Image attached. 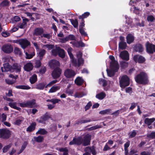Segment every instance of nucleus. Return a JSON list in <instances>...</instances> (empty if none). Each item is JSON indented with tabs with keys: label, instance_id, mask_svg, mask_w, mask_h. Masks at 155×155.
<instances>
[{
	"label": "nucleus",
	"instance_id": "14",
	"mask_svg": "<svg viewBox=\"0 0 155 155\" xmlns=\"http://www.w3.org/2000/svg\"><path fill=\"white\" fill-rule=\"evenodd\" d=\"M91 136L90 135H87L84 137L83 139V145L86 146L90 144Z\"/></svg>",
	"mask_w": 155,
	"mask_h": 155
},
{
	"label": "nucleus",
	"instance_id": "20",
	"mask_svg": "<svg viewBox=\"0 0 155 155\" xmlns=\"http://www.w3.org/2000/svg\"><path fill=\"white\" fill-rule=\"evenodd\" d=\"M134 49L136 51L139 52H142L143 51V46L140 44H136L134 46Z\"/></svg>",
	"mask_w": 155,
	"mask_h": 155
},
{
	"label": "nucleus",
	"instance_id": "44",
	"mask_svg": "<svg viewBox=\"0 0 155 155\" xmlns=\"http://www.w3.org/2000/svg\"><path fill=\"white\" fill-rule=\"evenodd\" d=\"M35 55V52H33L30 54H28L27 52L25 53L26 58L27 59H30L32 58Z\"/></svg>",
	"mask_w": 155,
	"mask_h": 155
},
{
	"label": "nucleus",
	"instance_id": "63",
	"mask_svg": "<svg viewBox=\"0 0 155 155\" xmlns=\"http://www.w3.org/2000/svg\"><path fill=\"white\" fill-rule=\"evenodd\" d=\"M83 95L80 93H76L74 95V97L76 98H81L83 97Z\"/></svg>",
	"mask_w": 155,
	"mask_h": 155
},
{
	"label": "nucleus",
	"instance_id": "18",
	"mask_svg": "<svg viewBox=\"0 0 155 155\" xmlns=\"http://www.w3.org/2000/svg\"><path fill=\"white\" fill-rule=\"evenodd\" d=\"M3 67L1 68L2 72L10 71L12 72L11 65L8 63H5L3 65Z\"/></svg>",
	"mask_w": 155,
	"mask_h": 155
},
{
	"label": "nucleus",
	"instance_id": "17",
	"mask_svg": "<svg viewBox=\"0 0 155 155\" xmlns=\"http://www.w3.org/2000/svg\"><path fill=\"white\" fill-rule=\"evenodd\" d=\"M44 30L42 28L38 27L36 28L34 30L33 35L36 36L41 35L43 33Z\"/></svg>",
	"mask_w": 155,
	"mask_h": 155
},
{
	"label": "nucleus",
	"instance_id": "12",
	"mask_svg": "<svg viewBox=\"0 0 155 155\" xmlns=\"http://www.w3.org/2000/svg\"><path fill=\"white\" fill-rule=\"evenodd\" d=\"M119 56L123 60L127 61L129 59V53L126 50L121 51L120 54Z\"/></svg>",
	"mask_w": 155,
	"mask_h": 155
},
{
	"label": "nucleus",
	"instance_id": "6",
	"mask_svg": "<svg viewBox=\"0 0 155 155\" xmlns=\"http://www.w3.org/2000/svg\"><path fill=\"white\" fill-rule=\"evenodd\" d=\"M146 47L147 52L149 54H152L155 53V45L147 41L146 44Z\"/></svg>",
	"mask_w": 155,
	"mask_h": 155
},
{
	"label": "nucleus",
	"instance_id": "9",
	"mask_svg": "<svg viewBox=\"0 0 155 155\" xmlns=\"http://www.w3.org/2000/svg\"><path fill=\"white\" fill-rule=\"evenodd\" d=\"M2 50L4 52L9 54L13 51V48L10 44H5L2 47Z\"/></svg>",
	"mask_w": 155,
	"mask_h": 155
},
{
	"label": "nucleus",
	"instance_id": "11",
	"mask_svg": "<svg viewBox=\"0 0 155 155\" xmlns=\"http://www.w3.org/2000/svg\"><path fill=\"white\" fill-rule=\"evenodd\" d=\"M49 65L51 68L54 69L56 68H59L60 63L59 61L57 60L53 59L49 61Z\"/></svg>",
	"mask_w": 155,
	"mask_h": 155
},
{
	"label": "nucleus",
	"instance_id": "10",
	"mask_svg": "<svg viewBox=\"0 0 155 155\" xmlns=\"http://www.w3.org/2000/svg\"><path fill=\"white\" fill-rule=\"evenodd\" d=\"M133 59L135 62H137L140 64L143 63L146 61L145 58L142 56L140 55H136L134 56Z\"/></svg>",
	"mask_w": 155,
	"mask_h": 155
},
{
	"label": "nucleus",
	"instance_id": "37",
	"mask_svg": "<svg viewBox=\"0 0 155 155\" xmlns=\"http://www.w3.org/2000/svg\"><path fill=\"white\" fill-rule=\"evenodd\" d=\"M46 53V51L44 49L41 50L39 52L38 56L39 57V58L40 60H42L44 56Z\"/></svg>",
	"mask_w": 155,
	"mask_h": 155
},
{
	"label": "nucleus",
	"instance_id": "40",
	"mask_svg": "<svg viewBox=\"0 0 155 155\" xmlns=\"http://www.w3.org/2000/svg\"><path fill=\"white\" fill-rule=\"evenodd\" d=\"M106 71L108 76L110 77H112L114 76L115 72H116L114 70L111 69H110V70H108L107 69Z\"/></svg>",
	"mask_w": 155,
	"mask_h": 155
},
{
	"label": "nucleus",
	"instance_id": "41",
	"mask_svg": "<svg viewBox=\"0 0 155 155\" xmlns=\"http://www.w3.org/2000/svg\"><path fill=\"white\" fill-rule=\"evenodd\" d=\"M60 88L58 86H52L49 90V93H53L56 92Z\"/></svg>",
	"mask_w": 155,
	"mask_h": 155
},
{
	"label": "nucleus",
	"instance_id": "59",
	"mask_svg": "<svg viewBox=\"0 0 155 155\" xmlns=\"http://www.w3.org/2000/svg\"><path fill=\"white\" fill-rule=\"evenodd\" d=\"M44 47L48 48L49 50H50L53 49L54 48V45L51 44H46L43 45V47Z\"/></svg>",
	"mask_w": 155,
	"mask_h": 155
},
{
	"label": "nucleus",
	"instance_id": "56",
	"mask_svg": "<svg viewBox=\"0 0 155 155\" xmlns=\"http://www.w3.org/2000/svg\"><path fill=\"white\" fill-rule=\"evenodd\" d=\"M58 47L56 49H52L51 51L52 53V54L54 56H56L58 54Z\"/></svg>",
	"mask_w": 155,
	"mask_h": 155
},
{
	"label": "nucleus",
	"instance_id": "3",
	"mask_svg": "<svg viewBox=\"0 0 155 155\" xmlns=\"http://www.w3.org/2000/svg\"><path fill=\"white\" fill-rule=\"evenodd\" d=\"M36 104L35 99L28 100L19 103V105L21 107L33 108Z\"/></svg>",
	"mask_w": 155,
	"mask_h": 155
},
{
	"label": "nucleus",
	"instance_id": "29",
	"mask_svg": "<svg viewBox=\"0 0 155 155\" xmlns=\"http://www.w3.org/2000/svg\"><path fill=\"white\" fill-rule=\"evenodd\" d=\"M85 151H90L93 155H95L96 154L95 148L94 147H86L85 149Z\"/></svg>",
	"mask_w": 155,
	"mask_h": 155
},
{
	"label": "nucleus",
	"instance_id": "13",
	"mask_svg": "<svg viewBox=\"0 0 155 155\" xmlns=\"http://www.w3.org/2000/svg\"><path fill=\"white\" fill-rule=\"evenodd\" d=\"M110 69L113 70L116 72H117L119 68L118 63L117 61H111L110 63Z\"/></svg>",
	"mask_w": 155,
	"mask_h": 155
},
{
	"label": "nucleus",
	"instance_id": "61",
	"mask_svg": "<svg viewBox=\"0 0 155 155\" xmlns=\"http://www.w3.org/2000/svg\"><path fill=\"white\" fill-rule=\"evenodd\" d=\"M57 82V80H53L52 81L50 82L45 87L47 88L48 87L50 86L51 85H52V84H54L56 83Z\"/></svg>",
	"mask_w": 155,
	"mask_h": 155
},
{
	"label": "nucleus",
	"instance_id": "52",
	"mask_svg": "<svg viewBox=\"0 0 155 155\" xmlns=\"http://www.w3.org/2000/svg\"><path fill=\"white\" fill-rule=\"evenodd\" d=\"M135 25L136 26L138 27L139 26L140 27H143L144 26V21H142L141 23H140L139 22H136L135 23Z\"/></svg>",
	"mask_w": 155,
	"mask_h": 155
},
{
	"label": "nucleus",
	"instance_id": "36",
	"mask_svg": "<svg viewBox=\"0 0 155 155\" xmlns=\"http://www.w3.org/2000/svg\"><path fill=\"white\" fill-rule=\"evenodd\" d=\"M69 20L74 28H78V22L77 19H76L74 20L73 19H70Z\"/></svg>",
	"mask_w": 155,
	"mask_h": 155
},
{
	"label": "nucleus",
	"instance_id": "7",
	"mask_svg": "<svg viewBox=\"0 0 155 155\" xmlns=\"http://www.w3.org/2000/svg\"><path fill=\"white\" fill-rule=\"evenodd\" d=\"M62 73V70L59 68H56L54 69L51 75L54 79H56L59 78Z\"/></svg>",
	"mask_w": 155,
	"mask_h": 155
},
{
	"label": "nucleus",
	"instance_id": "34",
	"mask_svg": "<svg viewBox=\"0 0 155 155\" xmlns=\"http://www.w3.org/2000/svg\"><path fill=\"white\" fill-rule=\"evenodd\" d=\"M33 138L34 141L38 143H41L44 140L43 137L41 135H39L37 137H34Z\"/></svg>",
	"mask_w": 155,
	"mask_h": 155
},
{
	"label": "nucleus",
	"instance_id": "8",
	"mask_svg": "<svg viewBox=\"0 0 155 155\" xmlns=\"http://www.w3.org/2000/svg\"><path fill=\"white\" fill-rule=\"evenodd\" d=\"M76 73L73 70L70 69H67L64 72V75L67 78H72L75 75Z\"/></svg>",
	"mask_w": 155,
	"mask_h": 155
},
{
	"label": "nucleus",
	"instance_id": "51",
	"mask_svg": "<svg viewBox=\"0 0 155 155\" xmlns=\"http://www.w3.org/2000/svg\"><path fill=\"white\" fill-rule=\"evenodd\" d=\"M14 51L15 54H17L20 55L21 53V49L17 47L15 48Z\"/></svg>",
	"mask_w": 155,
	"mask_h": 155
},
{
	"label": "nucleus",
	"instance_id": "35",
	"mask_svg": "<svg viewBox=\"0 0 155 155\" xmlns=\"http://www.w3.org/2000/svg\"><path fill=\"white\" fill-rule=\"evenodd\" d=\"M9 105L12 108L20 111L21 110V108L16 106V103L15 102H9Z\"/></svg>",
	"mask_w": 155,
	"mask_h": 155
},
{
	"label": "nucleus",
	"instance_id": "50",
	"mask_svg": "<svg viewBox=\"0 0 155 155\" xmlns=\"http://www.w3.org/2000/svg\"><path fill=\"white\" fill-rule=\"evenodd\" d=\"M130 145V141L128 140L126 143L124 144V149L125 151H127V152L128 153V150L127 149L129 147Z\"/></svg>",
	"mask_w": 155,
	"mask_h": 155
},
{
	"label": "nucleus",
	"instance_id": "4",
	"mask_svg": "<svg viewBox=\"0 0 155 155\" xmlns=\"http://www.w3.org/2000/svg\"><path fill=\"white\" fill-rule=\"evenodd\" d=\"M11 134L10 131L7 129H0V138L4 139L9 138Z\"/></svg>",
	"mask_w": 155,
	"mask_h": 155
},
{
	"label": "nucleus",
	"instance_id": "1",
	"mask_svg": "<svg viewBox=\"0 0 155 155\" xmlns=\"http://www.w3.org/2000/svg\"><path fill=\"white\" fill-rule=\"evenodd\" d=\"M136 82L139 84L146 85L149 83L148 77L145 73L140 72L135 77Z\"/></svg>",
	"mask_w": 155,
	"mask_h": 155
},
{
	"label": "nucleus",
	"instance_id": "15",
	"mask_svg": "<svg viewBox=\"0 0 155 155\" xmlns=\"http://www.w3.org/2000/svg\"><path fill=\"white\" fill-rule=\"evenodd\" d=\"M12 72L15 71L16 72H20L21 70V66L17 63L13 64L11 65Z\"/></svg>",
	"mask_w": 155,
	"mask_h": 155
},
{
	"label": "nucleus",
	"instance_id": "38",
	"mask_svg": "<svg viewBox=\"0 0 155 155\" xmlns=\"http://www.w3.org/2000/svg\"><path fill=\"white\" fill-rule=\"evenodd\" d=\"M15 87L17 89L23 90H29L31 88L29 86L25 85H17L15 86Z\"/></svg>",
	"mask_w": 155,
	"mask_h": 155
},
{
	"label": "nucleus",
	"instance_id": "43",
	"mask_svg": "<svg viewBox=\"0 0 155 155\" xmlns=\"http://www.w3.org/2000/svg\"><path fill=\"white\" fill-rule=\"evenodd\" d=\"M127 47L126 42H120L119 44V48L122 50L124 49Z\"/></svg>",
	"mask_w": 155,
	"mask_h": 155
},
{
	"label": "nucleus",
	"instance_id": "25",
	"mask_svg": "<svg viewBox=\"0 0 155 155\" xmlns=\"http://www.w3.org/2000/svg\"><path fill=\"white\" fill-rule=\"evenodd\" d=\"M37 76L36 74H34L30 78L29 81L31 84L35 83L37 81Z\"/></svg>",
	"mask_w": 155,
	"mask_h": 155
},
{
	"label": "nucleus",
	"instance_id": "2",
	"mask_svg": "<svg viewBox=\"0 0 155 155\" xmlns=\"http://www.w3.org/2000/svg\"><path fill=\"white\" fill-rule=\"evenodd\" d=\"M119 85L122 88H124L130 84V78L127 75H124L119 78Z\"/></svg>",
	"mask_w": 155,
	"mask_h": 155
},
{
	"label": "nucleus",
	"instance_id": "26",
	"mask_svg": "<svg viewBox=\"0 0 155 155\" xmlns=\"http://www.w3.org/2000/svg\"><path fill=\"white\" fill-rule=\"evenodd\" d=\"M24 119V118L22 117H19L17 119L14 124L15 125L19 126L23 121Z\"/></svg>",
	"mask_w": 155,
	"mask_h": 155
},
{
	"label": "nucleus",
	"instance_id": "53",
	"mask_svg": "<svg viewBox=\"0 0 155 155\" xmlns=\"http://www.w3.org/2000/svg\"><path fill=\"white\" fill-rule=\"evenodd\" d=\"M147 137L151 139H155V132H152L147 135Z\"/></svg>",
	"mask_w": 155,
	"mask_h": 155
},
{
	"label": "nucleus",
	"instance_id": "24",
	"mask_svg": "<svg viewBox=\"0 0 155 155\" xmlns=\"http://www.w3.org/2000/svg\"><path fill=\"white\" fill-rule=\"evenodd\" d=\"M127 42L128 44L132 43L134 40V37L131 34H128L126 37Z\"/></svg>",
	"mask_w": 155,
	"mask_h": 155
},
{
	"label": "nucleus",
	"instance_id": "47",
	"mask_svg": "<svg viewBox=\"0 0 155 155\" xmlns=\"http://www.w3.org/2000/svg\"><path fill=\"white\" fill-rule=\"evenodd\" d=\"M128 64L127 62L122 61L120 63V66L121 69H124L128 66Z\"/></svg>",
	"mask_w": 155,
	"mask_h": 155
},
{
	"label": "nucleus",
	"instance_id": "54",
	"mask_svg": "<svg viewBox=\"0 0 155 155\" xmlns=\"http://www.w3.org/2000/svg\"><path fill=\"white\" fill-rule=\"evenodd\" d=\"M79 31L80 34L82 35H83L84 36H87V34L85 32L83 28L79 29Z\"/></svg>",
	"mask_w": 155,
	"mask_h": 155
},
{
	"label": "nucleus",
	"instance_id": "32",
	"mask_svg": "<svg viewBox=\"0 0 155 155\" xmlns=\"http://www.w3.org/2000/svg\"><path fill=\"white\" fill-rule=\"evenodd\" d=\"M106 96L105 93L104 92H102L97 94L96 96V97L99 100H101L105 98Z\"/></svg>",
	"mask_w": 155,
	"mask_h": 155
},
{
	"label": "nucleus",
	"instance_id": "33",
	"mask_svg": "<svg viewBox=\"0 0 155 155\" xmlns=\"http://www.w3.org/2000/svg\"><path fill=\"white\" fill-rule=\"evenodd\" d=\"M90 14V13L89 12H85L81 15H79L78 16V18L82 20H84V19L87 18Z\"/></svg>",
	"mask_w": 155,
	"mask_h": 155
},
{
	"label": "nucleus",
	"instance_id": "60",
	"mask_svg": "<svg viewBox=\"0 0 155 155\" xmlns=\"http://www.w3.org/2000/svg\"><path fill=\"white\" fill-rule=\"evenodd\" d=\"M60 41L61 43H65L69 40L68 36L64 38L60 39Z\"/></svg>",
	"mask_w": 155,
	"mask_h": 155
},
{
	"label": "nucleus",
	"instance_id": "5",
	"mask_svg": "<svg viewBox=\"0 0 155 155\" xmlns=\"http://www.w3.org/2000/svg\"><path fill=\"white\" fill-rule=\"evenodd\" d=\"M50 118H51V116L50 114L48 112H46L39 119H37V121L39 123L44 124L45 121Z\"/></svg>",
	"mask_w": 155,
	"mask_h": 155
},
{
	"label": "nucleus",
	"instance_id": "64",
	"mask_svg": "<svg viewBox=\"0 0 155 155\" xmlns=\"http://www.w3.org/2000/svg\"><path fill=\"white\" fill-rule=\"evenodd\" d=\"M100 82L102 83L103 87H105L107 85V82L106 80L104 79H101Z\"/></svg>",
	"mask_w": 155,
	"mask_h": 155
},
{
	"label": "nucleus",
	"instance_id": "23",
	"mask_svg": "<svg viewBox=\"0 0 155 155\" xmlns=\"http://www.w3.org/2000/svg\"><path fill=\"white\" fill-rule=\"evenodd\" d=\"M58 56L62 58H64L65 56L64 50L61 49L60 47H58Z\"/></svg>",
	"mask_w": 155,
	"mask_h": 155
},
{
	"label": "nucleus",
	"instance_id": "57",
	"mask_svg": "<svg viewBox=\"0 0 155 155\" xmlns=\"http://www.w3.org/2000/svg\"><path fill=\"white\" fill-rule=\"evenodd\" d=\"M46 71V68L45 67H42L41 69L39 70V73L41 74H44Z\"/></svg>",
	"mask_w": 155,
	"mask_h": 155
},
{
	"label": "nucleus",
	"instance_id": "30",
	"mask_svg": "<svg viewBox=\"0 0 155 155\" xmlns=\"http://www.w3.org/2000/svg\"><path fill=\"white\" fill-rule=\"evenodd\" d=\"M111 110V109H107L100 111L99 114L101 115L111 114L112 113Z\"/></svg>",
	"mask_w": 155,
	"mask_h": 155
},
{
	"label": "nucleus",
	"instance_id": "31",
	"mask_svg": "<svg viewBox=\"0 0 155 155\" xmlns=\"http://www.w3.org/2000/svg\"><path fill=\"white\" fill-rule=\"evenodd\" d=\"M48 133V131L45 129L40 128L38 130V131L36 132V134H40L42 135H46Z\"/></svg>",
	"mask_w": 155,
	"mask_h": 155
},
{
	"label": "nucleus",
	"instance_id": "49",
	"mask_svg": "<svg viewBox=\"0 0 155 155\" xmlns=\"http://www.w3.org/2000/svg\"><path fill=\"white\" fill-rule=\"evenodd\" d=\"M147 20L148 21L153 22L155 20V18L152 15H150L147 16Z\"/></svg>",
	"mask_w": 155,
	"mask_h": 155
},
{
	"label": "nucleus",
	"instance_id": "62",
	"mask_svg": "<svg viewBox=\"0 0 155 155\" xmlns=\"http://www.w3.org/2000/svg\"><path fill=\"white\" fill-rule=\"evenodd\" d=\"M100 127L98 125H95L88 129V130H92L100 128Z\"/></svg>",
	"mask_w": 155,
	"mask_h": 155
},
{
	"label": "nucleus",
	"instance_id": "16",
	"mask_svg": "<svg viewBox=\"0 0 155 155\" xmlns=\"http://www.w3.org/2000/svg\"><path fill=\"white\" fill-rule=\"evenodd\" d=\"M20 45L23 49H25L28 46L30 45V43L26 39H21Z\"/></svg>",
	"mask_w": 155,
	"mask_h": 155
},
{
	"label": "nucleus",
	"instance_id": "21",
	"mask_svg": "<svg viewBox=\"0 0 155 155\" xmlns=\"http://www.w3.org/2000/svg\"><path fill=\"white\" fill-rule=\"evenodd\" d=\"M36 126V123L35 122L32 123L26 129V131L28 132L33 131L35 129Z\"/></svg>",
	"mask_w": 155,
	"mask_h": 155
},
{
	"label": "nucleus",
	"instance_id": "19",
	"mask_svg": "<svg viewBox=\"0 0 155 155\" xmlns=\"http://www.w3.org/2000/svg\"><path fill=\"white\" fill-rule=\"evenodd\" d=\"M24 70L28 72H30L33 70V66L31 62H28L24 66Z\"/></svg>",
	"mask_w": 155,
	"mask_h": 155
},
{
	"label": "nucleus",
	"instance_id": "55",
	"mask_svg": "<svg viewBox=\"0 0 155 155\" xmlns=\"http://www.w3.org/2000/svg\"><path fill=\"white\" fill-rule=\"evenodd\" d=\"M92 104L91 101H89L86 105L85 107V111L88 110L92 106Z\"/></svg>",
	"mask_w": 155,
	"mask_h": 155
},
{
	"label": "nucleus",
	"instance_id": "42",
	"mask_svg": "<svg viewBox=\"0 0 155 155\" xmlns=\"http://www.w3.org/2000/svg\"><path fill=\"white\" fill-rule=\"evenodd\" d=\"M76 145L79 146L83 143V139L81 137H78L76 138Z\"/></svg>",
	"mask_w": 155,
	"mask_h": 155
},
{
	"label": "nucleus",
	"instance_id": "39",
	"mask_svg": "<svg viewBox=\"0 0 155 155\" xmlns=\"http://www.w3.org/2000/svg\"><path fill=\"white\" fill-rule=\"evenodd\" d=\"M9 5V2L8 0H4L0 3V7L2 8Z\"/></svg>",
	"mask_w": 155,
	"mask_h": 155
},
{
	"label": "nucleus",
	"instance_id": "46",
	"mask_svg": "<svg viewBox=\"0 0 155 155\" xmlns=\"http://www.w3.org/2000/svg\"><path fill=\"white\" fill-rule=\"evenodd\" d=\"M41 60L40 59L39 60H37L35 62V67L36 68H39L41 65Z\"/></svg>",
	"mask_w": 155,
	"mask_h": 155
},
{
	"label": "nucleus",
	"instance_id": "48",
	"mask_svg": "<svg viewBox=\"0 0 155 155\" xmlns=\"http://www.w3.org/2000/svg\"><path fill=\"white\" fill-rule=\"evenodd\" d=\"M78 67H79L81 64H83L84 60L82 58H80L78 59Z\"/></svg>",
	"mask_w": 155,
	"mask_h": 155
},
{
	"label": "nucleus",
	"instance_id": "28",
	"mask_svg": "<svg viewBox=\"0 0 155 155\" xmlns=\"http://www.w3.org/2000/svg\"><path fill=\"white\" fill-rule=\"evenodd\" d=\"M155 120V118H146L144 120V123L145 124L148 126H149L151 124L154 122Z\"/></svg>",
	"mask_w": 155,
	"mask_h": 155
},
{
	"label": "nucleus",
	"instance_id": "45",
	"mask_svg": "<svg viewBox=\"0 0 155 155\" xmlns=\"http://www.w3.org/2000/svg\"><path fill=\"white\" fill-rule=\"evenodd\" d=\"M11 144H9L4 146L2 149L3 152L4 153H6L11 148Z\"/></svg>",
	"mask_w": 155,
	"mask_h": 155
},
{
	"label": "nucleus",
	"instance_id": "22",
	"mask_svg": "<svg viewBox=\"0 0 155 155\" xmlns=\"http://www.w3.org/2000/svg\"><path fill=\"white\" fill-rule=\"evenodd\" d=\"M83 81L82 78L78 77L75 80L74 83L78 86H81L83 84Z\"/></svg>",
	"mask_w": 155,
	"mask_h": 155
},
{
	"label": "nucleus",
	"instance_id": "58",
	"mask_svg": "<svg viewBox=\"0 0 155 155\" xmlns=\"http://www.w3.org/2000/svg\"><path fill=\"white\" fill-rule=\"evenodd\" d=\"M26 25L27 22L25 21H23L22 23L18 26V27L21 29H24Z\"/></svg>",
	"mask_w": 155,
	"mask_h": 155
},
{
	"label": "nucleus",
	"instance_id": "27",
	"mask_svg": "<svg viewBox=\"0 0 155 155\" xmlns=\"http://www.w3.org/2000/svg\"><path fill=\"white\" fill-rule=\"evenodd\" d=\"M46 83L45 82L39 83L36 85V88L40 90H43L44 87L46 86Z\"/></svg>",
	"mask_w": 155,
	"mask_h": 155
}]
</instances>
